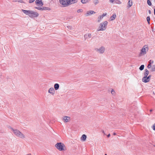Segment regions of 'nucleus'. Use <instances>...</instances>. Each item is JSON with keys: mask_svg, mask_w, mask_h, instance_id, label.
<instances>
[{"mask_svg": "<svg viewBox=\"0 0 155 155\" xmlns=\"http://www.w3.org/2000/svg\"><path fill=\"white\" fill-rule=\"evenodd\" d=\"M114 1L116 4H120L121 3V2L119 0H115Z\"/></svg>", "mask_w": 155, "mask_h": 155, "instance_id": "obj_23", "label": "nucleus"}, {"mask_svg": "<svg viewBox=\"0 0 155 155\" xmlns=\"http://www.w3.org/2000/svg\"><path fill=\"white\" fill-rule=\"evenodd\" d=\"M72 2H73L74 3L76 2H75V0H72Z\"/></svg>", "mask_w": 155, "mask_h": 155, "instance_id": "obj_41", "label": "nucleus"}, {"mask_svg": "<svg viewBox=\"0 0 155 155\" xmlns=\"http://www.w3.org/2000/svg\"><path fill=\"white\" fill-rule=\"evenodd\" d=\"M95 12L93 11H90L87 12L86 14V16L90 15L92 14L95 13Z\"/></svg>", "mask_w": 155, "mask_h": 155, "instance_id": "obj_13", "label": "nucleus"}, {"mask_svg": "<svg viewBox=\"0 0 155 155\" xmlns=\"http://www.w3.org/2000/svg\"><path fill=\"white\" fill-rule=\"evenodd\" d=\"M29 16L31 18L36 17L38 15V14L36 12H35L33 11H31Z\"/></svg>", "mask_w": 155, "mask_h": 155, "instance_id": "obj_6", "label": "nucleus"}, {"mask_svg": "<svg viewBox=\"0 0 155 155\" xmlns=\"http://www.w3.org/2000/svg\"><path fill=\"white\" fill-rule=\"evenodd\" d=\"M154 14L155 15V8L154 9Z\"/></svg>", "mask_w": 155, "mask_h": 155, "instance_id": "obj_44", "label": "nucleus"}, {"mask_svg": "<svg viewBox=\"0 0 155 155\" xmlns=\"http://www.w3.org/2000/svg\"><path fill=\"white\" fill-rule=\"evenodd\" d=\"M91 37V33H87L85 34L84 35V38L86 40L87 39L90 38Z\"/></svg>", "mask_w": 155, "mask_h": 155, "instance_id": "obj_9", "label": "nucleus"}, {"mask_svg": "<svg viewBox=\"0 0 155 155\" xmlns=\"http://www.w3.org/2000/svg\"><path fill=\"white\" fill-rule=\"evenodd\" d=\"M116 134L115 133H113V135H116Z\"/></svg>", "mask_w": 155, "mask_h": 155, "instance_id": "obj_45", "label": "nucleus"}, {"mask_svg": "<svg viewBox=\"0 0 155 155\" xmlns=\"http://www.w3.org/2000/svg\"><path fill=\"white\" fill-rule=\"evenodd\" d=\"M144 65H141L139 68V69L141 70H143L144 68Z\"/></svg>", "mask_w": 155, "mask_h": 155, "instance_id": "obj_25", "label": "nucleus"}, {"mask_svg": "<svg viewBox=\"0 0 155 155\" xmlns=\"http://www.w3.org/2000/svg\"><path fill=\"white\" fill-rule=\"evenodd\" d=\"M153 60H150L149 62V63L150 64L151 63V64H153Z\"/></svg>", "mask_w": 155, "mask_h": 155, "instance_id": "obj_32", "label": "nucleus"}, {"mask_svg": "<svg viewBox=\"0 0 155 155\" xmlns=\"http://www.w3.org/2000/svg\"><path fill=\"white\" fill-rule=\"evenodd\" d=\"M110 134H109L107 135V137H110Z\"/></svg>", "mask_w": 155, "mask_h": 155, "instance_id": "obj_43", "label": "nucleus"}, {"mask_svg": "<svg viewBox=\"0 0 155 155\" xmlns=\"http://www.w3.org/2000/svg\"><path fill=\"white\" fill-rule=\"evenodd\" d=\"M146 54V49L144 47L141 50L140 53V56L142 55H144Z\"/></svg>", "mask_w": 155, "mask_h": 155, "instance_id": "obj_10", "label": "nucleus"}, {"mask_svg": "<svg viewBox=\"0 0 155 155\" xmlns=\"http://www.w3.org/2000/svg\"><path fill=\"white\" fill-rule=\"evenodd\" d=\"M107 15L106 13L103 14L102 15H101L103 17L106 16Z\"/></svg>", "mask_w": 155, "mask_h": 155, "instance_id": "obj_36", "label": "nucleus"}, {"mask_svg": "<svg viewBox=\"0 0 155 155\" xmlns=\"http://www.w3.org/2000/svg\"><path fill=\"white\" fill-rule=\"evenodd\" d=\"M93 2L94 5H96L99 3V1L98 0H94Z\"/></svg>", "mask_w": 155, "mask_h": 155, "instance_id": "obj_21", "label": "nucleus"}, {"mask_svg": "<svg viewBox=\"0 0 155 155\" xmlns=\"http://www.w3.org/2000/svg\"><path fill=\"white\" fill-rule=\"evenodd\" d=\"M145 72L144 73V77H146L149 74V71L147 69L145 70Z\"/></svg>", "mask_w": 155, "mask_h": 155, "instance_id": "obj_17", "label": "nucleus"}, {"mask_svg": "<svg viewBox=\"0 0 155 155\" xmlns=\"http://www.w3.org/2000/svg\"><path fill=\"white\" fill-rule=\"evenodd\" d=\"M115 93V92L114 91H113V90H112L111 91V93L112 94H114V93Z\"/></svg>", "mask_w": 155, "mask_h": 155, "instance_id": "obj_35", "label": "nucleus"}, {"mask_svg": "<svg viewBox=\"0 0 155 155\" xmlns=\"http://www.w3.org/2000/svg\"><path fill=\"white\" fill-rule=\"evenodd\" d=\"M151 63L147 65V68H151Z\"/></svg>", "mask_w": 155, "mask_h": 155, "instance_id": "obj_31", "label": "nucleus"}, {"mask_svg": "<svg viewBox=\"0 0 155 155\" xmlns=\"http://www.w3.org/2000/svg\"><path fill=\"white\" fill-rule=\"evenodd\" d=\"M18 2H22L21 0H20V1H19Z\"/></svg>", "mask_w": 155, "mask_h": 155, "instance_id": "obj_46", "label": "nucleus"}, {"mask_svg": "<svg viewBox=\"0 0 155 155\" xmlns=\"http://www.w3.org/2000/svg\"><path fill=\"white\" fill-rule=\"evenodd\" d=\"M59 2L64 7H66L70 4L71 0H59Z\"/></svg>", "mask_w": 155, "mask_h": 155, "instance_id": "obj_4", "label": "nucleus"}, {"mask_svg": "<svg viewBox=\"0 0 155 155\" xmlns=\"http://www.w3.org/2000/svg\"><path fill=\"white\" fill-rule=\"evenodd\" d=\"M63 120L65 123L68 122L70 120V118L69 117L64 116L63 117Z\"/></svg>", "mask_w": 155, "mask_h": 155, "instance_id": "obj_7", "label": "nucleus"}, {"mask_svg": "<svg viewBox=\"0 0 155 155\" xmlns=\"http://www.w3.org/2000/svg\"><path fill=\"white\" fill-rule=\"evenodd\" d=\"M8 128L10 129L11 131L13 132L14 134L17 137L22 139L25 138V135L18 130L17 129H14L10 126H9Z\"/></svg>", "mask_w": 155, "mask_h": 155, "instance_id": "obj_1", "label": "nucleus"}, {"mask_svg": "<svg viewBox=\"0 0 155 155\" xmlns=\"http://www.w3.org/2000/svg\"><path fill=\"white\" fill-rule=\"evenodd\" d=\"M36 9H37L39 10L42 11V8L39 7H35V8Z\"/></svg>", "mask_w": 155, "mask_h": 155, "instance_id": "obj_29", "label": "nucleus"}, {"mask_svg": "<svg viewBox=\"0 0 155 155\" xmlns=\"http://www.w3.org/2000/svg\"><path fill=\"white\" fill-rule=\"evenodd\" d=\"M150 80L148 78H147V76L146 77H143L142 79V81L145 83L148 82Z\"/></svg>", "mask_w": 155, "mask_h": 155, "instance_id": "obj_12", "label": "nucleus"}, {"mask_svg": "<svg viewBox=\"0 0 155 155\" xmlns=\"http://www.w3.org/2000/svg\"><path fill=\"white\" fill-rule=\"evenodd\" d=\"M87 136L85 134H83L81 138V139L83 141H85L86 139Z\"/></svg>", "mask_w": 155, "mask_h": 155, "instance_id": "obj_15", "label": "nucleus"}, {"mask_svg": "<svg viewBox=\"0 0 155 155\" xmlns=\"http://www.w3.org/2000/svg\"><path fill=\"white\" fill-rule=\"evenodd\" d=\"M26 15H28L29 16L30 15V13L31 12V10H26L23 9L21 10Z\"/></svg>", "mask_w": 155, "mask_h": 155, "instance_id": "obj_11", "label": "nucleus"}, {"mask_svg": "<svg viewBox=\"0 0 155 155\" xmlns=\"http://www.w3.org/2000/svg\"><path fill=\"white\" fill-rule=\"evenodd\" d=\"M148 12H149V14H151V11L150 10H149L148 11Z\"/></svg>", "mask_w": 155, "mask_h": 155, "instance_id": "obj_40", "label": "nucleus"}, {"mask_svg": "<svg viewBox=\"0 0 155 155\" xmlns=\"http://www.w3.org/2000/svg\"><path fill=\"white\" fill-rule=\"evenodd\" d=\"M151 77V75H150L148 77H147V78H148L150 80V78Z\"/></svg>", "mask_w": 155, "mask_h": 155, "instance_id": "obj_39", "label": "nucleus"}, {"mask_svg": "<svg viewBox=\"0 0 155 155\" xmlns=\"http://www.w3.org/2000/svg\"><path fill=\"white\" fill-rule=\"evenodd\" d=\"M147 3L150 6H151V3L150 0H147Z\"/></svg>", "mask_w": 155, "mask_h": 155, "instance_id": "obj_28", "label": "nucleus"}, {"mask_svg": "<svg viewBox=\"0 0 155 155\" xmlns=\"http://www.w3.org/2000/svg\"><path fill=\"white\" fill-rule=\"evenodd\" d=\"M43 10H50L51 9L48 7H44L42 8Z\"/></svg>", "mask_w": 155, "mask_h": 155, "instance_id": "obj_19", "label": "nucleus"}, {"mask_svg": "<svg viewBox=\"0 0 155 155\" xmlns=\"http://www.w3.org/2000/svg\"><path fill=\"white\" fill-rule=\"evenodd\" d=\"M102 132L103 133H104V135H105V134H105V133H104V131L103 130H102Z\"/></svg>", "mask_w": 155, "mask_h": 155, "instance_id": "obj_42", "label": "nucleus"}, {"mask_svg": "<svg viewBox=\"0 0 155 155\" xmlns=\"http://www.w3.org/2000/svg\"><path fill=\"white\" fill-rule=\"evenodd\" d=\"M48 92L51 94L52 95H54L55 93V91L53 87H51L49 89Z\"/></svg>", "mask_w": 155, "mask_h": 155, "instance_id": "obj_8", "label": "nucleus"}, {"mask_svg": "<svg viewBox=\"0 0 155 155\" xmlns=\"http://www.w3.org/2000/svg\"><path fill=\"white\" fill-rule=\"evenodd\" d=\"M68 28L69 29H71V27L70 26H67Z\"/></svg>", "mask_w": 155, "mask_h": 155, "instance_id": "obj_37", "label": "nucleus"}, {"mask_svg": "<svg viewBox=\"0 0 155 155\" xmlns=\"http://www.w3.org/2000/svg\"><path fill=\"white\" fill-rule=\"evenodd\" d=\"M155 1V0H154Z\"/></svg>", "mask_w": 155, "mask_h": 155, "instance_id": "obj_49", "label": "nucleus"}, {"mask_svg": "<svg viewBox=\"0 0 155 155\" xmlns=\"http://www.w3.org/2000/svg\"><path fill=\"white\" fill-rule=\"evenodd\" d=\"M77 12L78 13L82 12L83 10L82 9H79L77 10Z\"/></svg>", "mask_w": 155, "mask_h": 155, "instance_id": "obj_30", "label": "nucleus"}, {"mask_svg": "<svg viewBox=\"0 0 155 155\" xmlns=\"http://www.w3.org/2000/svg\"><path fill=\"white\" fill-rule=\"evenodd\" d=\"M152 111V110L151 109V110H150V112H151Z\"/></svg>", "mask_w": 155, "mask_h": 155, "instance_id": "obj_47", "label": "nucleus"}, {"mask_svg": "<svg viewBox=\"0 0 155 155\" xmlns=\"http://www.w3.org/2000/svg\"><path fill=\"white\" fill-rule=\"evenodd\" d=\"M128 5L129 6V7H130L132 5V1H131L130 2V0H129L128 3Z\"/></svg>", "mask_w": 155, "mask_h": 155, "instance_id": "obj_22", "label": "nucleus"}, {"mask_svg": "<svg viewBox=\"0 0 155 155\" xmlns=\"http://www.w3.org/2000/svg\"><path fill=\"white\" fill-rule=\"evenodd\" d=\"M35 0H29V3H31L33 2Z\"/></svg>", "mask_w": 155, "mask_h": 155, "instance_id": "obj_33", "label": "nucleus"}, {"mask_svg": "<svg viewBox=\"0 0 155 155\" xmlns=\"http://www.w3.org/2000/svg\"><path fill=\"white\" fill-rule=\"evenodd\" d=\"M95 51L100 54H103L105 50V48L103 46H101L99 48H96Z\"/></svg>", "mask_w": 155, "mask_h": 155, "instance_id": "obj_5", "label": "nucleus"}, {"mask_svg": "<svg viewBox=\"0 0 155 155\" xmlns=\"http://www.w3.org/2000/svg\"><path fill=\"white\" fill-rule=\"evenodd\" d=\"M55 146L57 149L60 151L64 150V145L62 143L60 142L57 143L55 145Z\"/></svg>", "mask_w": 155, "mask_h": 155, "instance_id": "obj_3", "label": "nucleus"}, {"mask_svg": "<svg viewBox=\"0 0 155 155\" xmlns=\"http://www.w3.org/2000/svg\"><path fill=\"white\" fill-rule=\"evenodd\" d=\"M35 3L36 4H38L39 5L42 6L43 5L42 1L41 0H36L35 1Z\"/></svg>", "mask_w": 155, "mask_h": 155, "instance_id": "obj_14", "label": "nucleus"}, {"mask_svg": "<svg viewBox=\"0 0 155 155\" xmlns=\"http://www.w3.org/2000/svg\"><path fill=\"white\" fill-rule=\"evenodd\" d=\"M116 15L115 14H114L110 18V21L114 20L116 18Z\"/></svg>", "mask_w": 155, "mask_h": 155, "instance_id": "obj_18", "label": "nucleus"}, {"mask_svg": "<svg viewBox=\"0 0 155 155\" xmlns=\"http://www.w3.org/2000/svg\"><path fill=\"white\" fill-rule=\"evenodd\" d=\"M105 155H107L106 154H105Z\"/></svg>", "mask_w": 155, "mask_h": 155, "instance_id": "obj_48", "label": "nucleus"}, {"mask_svg": "<svg viewBox=\"0 0 155 155\" xmlns=\"http://www.w3.org/2000/svg\"><path fill=\"white\" fill-rule=\"evenodd\" d=\"M147 21L149 24H150V17L149 16L147 17Z\"/></svg>", "mask_w": 155, "mask_h": 155, "instance_id": "obj_27", "label": "nucleus"}, {"mask_svg": "<svg viewBox=\"0 0 155 155\" xmlns=\"http://www.w3.org/2000/svg\"><path fill=\"white\" fill-rule=\"evenodd\" d=\"M115 0H110V2L111 3H113Z\"/></svg>", "mask_w": 155, "mask_h": 155, "instance_id": "obj_34", "label": "nucleus"}, {"mask_svg": "<svg viewBox=\"0 0 155 155\" xmlns=\"http://www.w3.org/2000/svg\"><path fill=\"white\" fill-rule=\"evenodd\" d=\"M153 129L155 130V124H154L153 125Z\"/></svg>", "mask_w": 155, "mask_h": 155, "instance_id": "obj_38", "label": "nucleus"}, {"mask_svg": "<svg viewBox=\"0 0 155 155\" xmlns=\"http://www.w3.org/2000/svg\"><path fill=\"white\" fill-rule=\"evenodd\" d=\"M103 18V17L101 15L99 16L98 18V22H99Z\"/></svg>", "mask_w": 155, "mask_h": 155, "instance_id": "obj_24", "label": "nucleus"}, {"mask_svg": "<svg viewBox=\"0 0 155 155\" xmlns=\"http://www.w3.org/2000/svg\"><path fill=\"white\" fill-rule=\"evenodd\" d=\"M108 22L107 21H104L103 22L101 23L100 25V26L98 30V31H104L106 28V26L107 25Z\"/></svg>", "mask_w": 155, "mask_h": 155, "instance_id": "obj_2", "label": "nucleus"}, {"mask_svg": "<svg viewBox=\"0 0 155 155\" xmlns=\"http://www.w3.org/2000/svg\"><path fill=\"white\" fill-rule=\"evenodd\" d=\"M88 0H81V2L83 3V4H85L87 2Z\"/></svg>", "mask_w": 155, "mask_h": 155, "instance_id": "obj_26", "label": "nucleus"}, {"mask_svg": "<svg viewBox=\"0 0 155 155\" xmlns=\"http://www.w3.org/2000/svg\"><path fill=\"white\" fill-rule=\"evenodd\" d=\"M151 71H155V65H153L151 68Z\"/></svg>", "mask_w": 155, "mask_h": 155, "instance_id": "obj_20", "label": "nucleus"}, {"mask_svg": "<svg viewBox=\"0 0 155 155\" xmlns=\"http://www.w3.org/2000/svg\"><path fill=\"white\" fill-rule=\"evenodd\" d=\"M59 87V85L58 84L56 83L54 84V89L57 90H58Z\"/></svg>", "mask_w": 155, "mask_h": 155, "instance_id": "obj_16", "label": "nucleus"}]
</instances>
